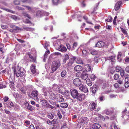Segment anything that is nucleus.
Instances as JSON below:
<instances>
[{"instance_id": "f257e3e1", "label": "nucleus", "mask_w": 129, "mask_h": 129, "mask_svg": "<svg viewBox=\"0 0 129 129\" xmlns=\"http://www.w3.org/2000/svg\"><path fill=\"white\" fill-rule=\"evenodd\" d=\"M14 75H16L17 77L20 76L22 77L25 76V71L22 70L19 67L17 69L14 68Z\"/></svg>"}, {"instance_id": "f03ea898", "label": "nucleus", "mask_w": 129, "mask_h": 129, "mask_svg": "<svg viewBox=\"0 0 129 129\" xmlns=\"http://www.w3.org/2000/svg\"><path fill=\"white\" fill-rule=\"evenodd\" d=\"M38 94V92L37 91H33L31 92V96L30 95H29V96L34 99L38 101V98L37 96Z\"/></svg>"}, {"instance_id": "7ed1b4c3", "label": "nucleus", "mask_w": 129, "mask_h": 129, "mask_svg": "<svg viewBox=\"0 0 129 129\" xmlns=\"http://www.w3.org/2000/svg\"><path fill=\"white\" fill-rule=\"evenodd\" d=\"M73 82L74 85L77 86H79L81 84V81L78 78H76L74 79L73 80Z\"/></svg>"}, {"instance_id": "20e7f679", "label": "nucleus", "mask_w": 129, "mask_h": 129, "mask_svg": "<svg viewBox=\"0 0 129 129\" xmlns=\"http://www.w3.org/2000/svg\"><path fill=\"white\" fill-rule=\"evenodd\" d=\"M80 120L81 123L83 124H87L89 121L88 118L86 117L81 118Z\"/></svg>"}, {"instance_id": "39448f33", "label": "nucleus", "mask_w": 129, "mask_h": 129, "mask_svg": "<svg viewBox=\"0 0 129 129\" xmlns=\"http://www.w3.org/2000/svg\"><path fill=\"white\" fill-rule=\"evenodd\" d=\"M79 93L77 90L75 89L72 90L71 92V95L74 98H76Z\"/></svg>"}, {"instance_id": "423d86ee", "label": "nucleus", "mask_w": 129, "mask_h": 129, "mask_svg": "<svg viewBox=\"0 0 129 129\" xmlns=\"http://www.w3.org/2000/svg\"><path fill=\"white\" fill-rule=\"evenodd\" d=\"M113 112V110L112 109H106L103 111L104 113L107 115H109L112 114Z\"/></svg>"}, {"instance_id": "0eeeda50", "label": "nucleus", "mask_w": 129, "mask_h": 129, "mask_svg": "<svg viewBox=\"0 0 129 129\" xmlns=\"http://www.w3.org/2000/svg\"><path fill=\"white\" fill-rule=\"evenodd\" d=\"M85 94H82L79 93L76 98L79 101H82L85 99Z\"/></svg>"}, {"instance_id": "6e6552de", "label": "nucleus", "mask_w": 129, "mask_h": 129, "mask_svg": "<svg viewBox=\"0 0 129 129\" xmlns=\"http://www.w3.org/2000/svg\"><path fill=\"white\" fill-rule=\"evenodd\" d=\"M79 90L84 92H87L88 91V88L87 87L82 85L79 87Z\"/></svg>"}, {"instance_id": "1a4fd4ad", "label": "nucleus", "mask_w": 129, "mask_h": 129, "mask_svg": "<svg viewBox=\"0 0 129 129\" xmlns=\"http://www.w3.org/2000/svg\"><path fill=\"white\" fill-rule=\"evenodd\" d=\"M56 100L59 102H62L64 100L63 96L59 94H56Z\"/></svg>"}, {"instance_id": "9d476101", "label": "nucleus", "mask_w": 129, "mask_h": 129, "mask_svg": "<svg viewBox=\"0 0 129 129\" xmlns=\"http://www.w3.org/2000/svg\"><path fill=\"white\" fill-rule=\"evenodd\" d=\"M25 107L28 110L32 111L33 110L34 108L32 106L29 105L28 103L27 102L25 103Z\"/></svg>"}, {"instance_id": "9b49d317", "label": "nucleus", "mask_w": 129, "mask_h": 129, "mask_svg": "<svg viewBox=\"0 0 129 129\" xmlns=\"http://www.w3.org/2000/svg\"><path fill=\"white\" fill-rule=\"evenodd\" d=\"M52 64L58 68L61 65L60 61L59 60L53 62Z\"/></svg>"}, {"instance_id": "f8f14e48", "label": "nucleus", "mask_w": 129, "mask_h": 129, "mask_svg": "<svg viewBox=\"0 0 129 129\" xmlns=\"http://www.w3.org/2000/svg\"><path fill=\"white\" fill-rule=\"evenodd\" d=\"M104 44L105 43L104 42L99 41L96 43L95 46L98 47H102L104 46Z\"/></svg>"}, {"instance_id": "ddd939ff", "label": "nucleus", "mask_w": 129, "mask_h": 129, "mask_svg": "<svg viewBox=\"0 0 129 129\" xmlns=\"http://www.w3.org/2000/svg\"><path fill=\"white\" fill-rule=\"evenodd\" d=\"M96 106V104L95 103L93 102L91 103L89 105V108L91 111L93 110L95 108Z\"/></svg>"}, {"instance_id": "4468645a", "label": "nucleus", "mask_w": 129, "mask_h": 129, "mask_svg": "<svg viewBox=\"0 0 129 129\" xmlns=\"http://www.w3.org/2000/svg\"><path fill=\"white\" fill-rule=\"evenodd\" d=\"M122 3V2L120 1L118 2L115 4V9L116 11L118 10L120 7V6Z\"/></svg>"}, {"instance_id": "2eb2a0df", "label": "nucleus", "mask_w": 129, "mask_h": 129, "mask_svg": "<svg viewBox=\"0 0 129 129\" xmlns=\"http://www.w3.org/2000/svg\"><path fill=\"white\" fill-rule=\"evenodd\" d=\"M59 50L60 51L62 52H66L67 50L66 47L62 45H60V47L59 48Z\"/></svg>"}, {"instance_id": "dca6fc26", "label": "nucleus", "mask_w": 129, "mask_h": 129, "mask_svg": "<svg viewBox=\"0 0 129 129\" xmlns=\"http://www.w3.org/2000/svg\"><path fill=\"white\" fill-rule=\"evenodd\" d=\"M82 69V67L79 65L76 66L74 68V70L76 71H81Z\"/></svg>"}, {"instance_id": "f3484780", "label": "nucleus", "mask_w": 129, "mask_h": 129, "mask_svg": "<svg viewBox=\"0 0 129 129\" xmlns=\"http://www.w3.org/2000/svg\"><path fill=\"white\" fill-rule=\"evenodd\" d=\"M100 127V125L96 123L93 124L92 125V127L93 129H99Z\"/></svg>"}, {"instance_id": "a211bd4d", "label": "nucleus", "mask_w": 129, "mask_h": 129, "mask_svg": "<svg viewBox=\"0 0 129 129\" xmlns=\"http://www.w3.org/2000/svg\"><path fill=\"white\" fill-rule=\"evenodd\" d=\"M88 75L85 73H83L81 74V78L84 80H85L88 77Z\"/></svg>"}, {"instance_id": "6ab92c4d", "label": "nucleus", "mask_w": 129, "mask_h": 129, "mask_svg": "<svg viewBox=\"0 0 129 129\" xmlns=\"http://www.w3.org/2000/svg\"><path fill=\"white\" fill-rule=\"evenodd\" d=\"M90 89H92V93L94 94L96 91V85H94L92 87L90 88Z\"/></svg>"}, {"instance_id": "aec40b11", "label": "nucleus", "mask_w": 129, "mask_h": 129, "mask_svg": "<svg viewBox=\"0 0 129 129\" xmlns=\"http://www.w3.org/2000/svg\"><path fill=\"white\" fill-rule=\"evenodd\" d=\"M82 56L83 57H86L87 56L88 54V51L85 50H82Z\"/></svg>"}, {"instance_id": "412c9836", "label": "nucleus", "mask_w": 129, "mask_h": 129, "mask_svg": "<svg viewBox=\"0 0 129 129\" xmlns=\"http://www.w3.org/2000/svg\"><path fill=\"white\" fill-rule=\"evenodd\" d=\"M50 53V52L49 50H47V51H46L44 55V58L43 59V61L44 62H45L46 61V58H47V57L48 54H49Z\"/></svg>"}, {"instance_id": "4be33fe9", "label": "nucleus", "mask_w": 129, "mask_h": 129, "mask_svg": "<svg viewBox=\"0 0 129 129\" xmlns=\"http://www.w3.org/2000/svg\"><path fill=\"white\" fill-rule=\"evenodd\" d=\"M75 60L76 63L78 64H80L82 63V61L81 58L79 57L74 58Z\"/></svg>"}, {"instance_id": "5701e85b", "label": "nucleus", "mask_w": 129, "mask_h": 129, "mask_svg": "<svg viewBox=\"0 0 129 129\" xmlns=\"http://www.w3.org/2000/svg\"><path fill=\"white\" fill-rule=\"evenodd\" d=\"M120 75L121 76L123 77V78H124V77H125V76H128L127 74H125V72L124 70H122L121 71Z\"/></svg>"}, {"instance_id": "b1692460", "label": "nucleus", "mask_w": 129, "mask_h": 129, "mask_svg": "<svg viewBox=\"0 0 129 129\" xmlns=\"http://www.w3.org/2000/svg\"><path fill=\"white\" fill-rule=\"evenodd\" d=\"M63 57V63L64 64L66 63V61L69 59V56L68 54H66Z\"/></svg>"}, {"instance_id": "393cba45", "label": "nucleus", "mask_w": 129, "mask_h": 129, "mask_svg": "<svg viewBox=\"0 0 129 129\" xmlns=\"http://www.w3.org/2000/svg\"><path fill=\"white\" fill-rule=\"evenodd\" d=\"M36 66L34 64H32L31 67V72L33 73H35L36 72L35 69Z\"/></svg>"}, {"instance_id": "a878e982", "label": "nucleus", "mask_w": 129, "mask_h": 129, "mask_svg": "<svg viewBox=\"0 0 129 129\" xmlns=\"http://www.w3.org/2000/svg\"><path fill=\"white\" fill-rule=\"evenodd\" d=\"M28 55L29 56V58L31 59V61L33 62H35L36 61V58L35 57H33L31 54L30 53L28 54Z\"/></svg>"}, {"instance_id": "bb28decb", "label": "nucleus", "mask_w": 129, "mask_h": 129, "mask_svg": "<svg viewBox=\"0 0 129 129\" xmlns=\"http://www.w3.org/2000/svg\"><path fill=\"white\" fill-rule=\"evenodd\" d=\"M60 106L61 107L64 108L67 107L68 105L67 103H60Z\"/></svg>"}, {"instance_id": "cd10ccee", "label": "nucleus", "mask_w": 129, "mask_h": 129, "mask_svg": "<svg viewBox=\"0 0 129 129\" xmlns=\"http://www.w3.org/2000/svg\"><path fill=\"white\" fill-rule=\"evenodd\" d=\"M74 60L75 59L74 57L70 59L69 62L68 63V65L69 66H70L72 65V64L74 63Z\"/></svg>"}, {"instance_id": "c85d7f7f", "label": "nucleus", "mask_w": 129, "mask_h": 129, "mask_svg": "<svg viewBox=\"0 0 129 129\" xmlns=\"http://www.w3.org/2000/svg\"><path fill=\"white\" fill-rule=\"evenodd\" d=\"M58 68L55 67L52 64L51 67V72L52 73H53L54 71H56Z\"/></svg>"}, {"instance_id": "c756f323", "label": "nucleus", "mask_w": 129, "mask_h": 129, "mask_svg": "<svg viewBox=\"0 0 129 129\" xmlns=\"http://www.w3.org/2000/svg\"><path fill=\"white\" fill-rule=\"evenodd\" d=\"M85 70L87 72L90 71L91 70V66L89 64H87L85 67Z\"/></svg>"}, {"instance_id": "7c9ffc66", "label": "nucleus", "mask_w": 129, "mask_h": 129, "mask_svg": "<svg viewBox=\"0 0 129 129\" xmlns=\"http://www.w3.org/2000/svg\"><path fill=\"white\" fill-rule=\"evenodd\" d=\"M23 28L24 30L29 31H33L34 29L31 28L26 27V26H24Z\"/></svg>"}, {"instance_id": "2f4dec72", "label": "nucleus", "mask_w": 129, "mask_h": 129, "mask_svg": "<svg viewBox=\"0 0 129 129\" xmlns=\"http://www.w3.org/2000/svg\"><path fill=\"white\" fill-rule=\"evenodd\" d=\"M56 94H54L53 93H51L50 96V98L52 100L56 99Z\"/></svg>"}, {"instance_id": "473e14b6", "label": "nucleus", "mask_w": 129, "mask_h": 129, "mask_svg": "<svg viewBox=\"0 0 129 129\" xmlns=\"http://www.w3.org/2000/svg\"><path fill=\"white\" fill-rule=\"evenodd\" d=\"M13 29L16 30H18L21 31L22 30L19 27L15 25H13L12 26Z\"/></svg>"}, {"instance_id": "72a5a7b5", "label": "nucleus", "mask_w": 129, "mask_h": 129, "mask_svg": "<svg viewBox=\"0 0 129 129\" xmlns=\"http://www.w3.org/2000/svg\"><path fill=\"white\" fill-rule=\"evenodd\" d=\"M86 83L89 86H91L92 84V82L91 81L90 79H87L86 80Z\"/></svg>"}, {"instance_id": "f704fd0d", "label": "nucleus", "mask_w": 129, "mask_h": 129, "mask_svg": "<svg viewBox=\"0 0 129 129\" xmlns=\"http://www.w3.org/2000/svg\"><path fill=\"white\" fill-rule=\"evenodd\" d=\"M90 53L92 55H95L97 54V51L94 50H91L90 51Z\"/></svg>"}, {"instance_id": "c9c22d12", "label": "nucleus", "mask_w": 129, "mask_h": 129, "mask_svg": "<svg viewBox=\"0 0 129 129\" xmlns=\"http://www.w3.org/2000/svg\"><path fill=\"white\" fill-rule=\"evenodd\" d=\"M54 115L53 113H49L47 114V117L50 119H52L53 118Z\"/></svg>"}, {"instance_id": "e433bc0d", "label": "nucleus", "mask_w": 129, "mask_h": 129, "mask_svg": "<svg viewBox=\"0 0 129 129\" xmlns=\"http://www.w3.org/2000/svg\"><path fill=\"white\" fill-rule=\"evenodd\" d=\"M60 0H52L53 4L54 5H57L60 2Z\"/></svg>"}, {"instance_id": "4c0bfd02", "label": "nucleus", "mask_w": 129, "mask_h": 129, "mask_svg": "<svg viewBox=\"0 0 129 129\" xmlns=\"http://www.w3.org/2000/svg\"><path fill=\"white\" fill-rule=\"evenodd\" d=\"M115 59L114 57L112 56L109 57H108V59L109 60H111L112 62L114 61Z\"/></svg>"}, {"instance_id": "58836bf2", "label": "nucleus", "mask_w": 129, "mask_h": 129, "mask_svg": "<svg viewBox=\"0 0 129 129\" xmlns=\"http://www.w3.org/2000/svg\"><path fill=\"white\" fill-rule=\"evenodd\" d=\"M41 14V12L40 11H38L36 13V16L37 17H40Z\"/></svg>"}, {"instance_id": "ea45409f", "label": "nucleus", "mask_w": 129, "mask_h": 129, "mask_svg": "<svg viewBox=\"0 0 129 129\" xmlns=\"http://www.w3.org/2000/svg\"><path fill=\"white\" fill-rule=\"evenodd\" d=\"M10 86L12 89H13L14 88V83L12 81H10Z\"/></svg>"}, {"instance_id": "a19ab883", "label": "nucleus", "mask_w": 129, "mask_h": 129, "mask_svg": "<svg viewBox=\"0 0 129 129\" xmlns=\"http://www.w3.org/2000/svg\"><path fill=\"white\" fill-rule=\"evenodd\" d=\"M23 22L24 23L26 24H32L31 22L28 19H26L25 20L23 21Z\"/></svg>"}, {"instance_id": "79ce46f5", "label": "nucleus", "mask_w": 129, "mask_h": 129, "mask_svg": "<svg viewBox=\"0 0 129 129\" xmlns=\"http://www.w3.org/2000/svg\"><path fill=\"white\" fill-rule=\"evenodd\" d=\"M3 10H5L7 12H10L11 13H15V12L14 11H13L10 10L8 9H6L5 8H4L2 9Z\"/></svg>"}, {"instance_id": "37998d69", "label": "nucleus", "mask_w": 129, "mask_h": 129, "mask_svg": "<svg viewBox=\"0 0 129 129\" xmlns=\"http://www.w3.org/2000/svg\"><path fill=\"white\" fill-rule=\"evenodd\" d=\"M67 72L66 71H63L61 73V76L62 77H64L66 74Z\"/></svg>"}, {"instance_id": "c03bdc74", "label": "nucleus", "mask_w": 129, "mask_h": 129, "mask_svg": "<svg viewBox=\"0 0 129 129\" xmlns=\"http://www.w3.org/2000/svg\"><path fill=\"white\" fill-rule=\"evenodd\" d=\"M23 14L24 16L26 17L29 19H30L31 17L30 16L27 14V13L26 12H24L23 13Z\"/></svg>"}, {"instance_id": "a18cd8bd", "label": "nucleus", "mask_w": 129, "mask_h": 129, "mask_svg": "<svg viewBox=\"0 0 129 129\" xmlns=\"http://www.w3.org/2000/svg\"><path fill=\"white\" fill-rule=\"evenodd\" d=\"M7 83L6 82H4L1 84V86H2V88H5L6 87V84Z\"/></svg>"}, {"instance_id": "49530a36", "label": "nucleus", "mask_w": 129, "mask_h": 129, "mask_svg": "<svg viewBox=\"0 0 129 129\" xmlns=\"http://www.w3.org/2000/svg\"><path fill=\"white\" fill-rule=\"evenodd\" d=\"M41 102L43 103V105L44 106H45L46 104H47V101L45 100H42L41 101Z\"/></svg>"}, {"instance_id": "de8ad7c7", "label": "nucleus", "mask_w": 129, "mask_h": 129, "mask_svg": "<svg viewBox=\"0 0 129 129\" xmlns=\"http://www.w3.org/2000/svg\"><path fill=\"white\" fill-rule=\"evenodd\" d=\"M22 6L24 7H26L27 8L28 10L31 11H33V9L31 7L28 6H27L25 5H23Z\"/></svg>"}, {"instance_id": "09e8293b", "label": "nucleus", "mask_w": 129, "mask_h": 129, "mask_svg": "<svg viewBox=\"0 0 129 129\" xmlns=\"http://www.w3.org/2000/svg\"><path fill=\"white\" fill-rule=\"evenodd\" d=\"M91 79L92 81H94L96 78V76L94 74H92L91 75Z\"/></svg>"}, {"instance_id": "8fccbe9b", "label": "nucleus", "mask_w": 129, "mask_h": 129, "mask_svg": "<svg viewBox=\"0 0 129 129\" xmlns=\"http://www.w3.org/2000/svg\"><path fill=\"white\" fill-rule=\"evenodd\" d=\"M11 18L15 20H17V19H19V18L17 16L15 15H12L11 16Z\"/></svg>"}, {"instance_id": "3c124183", "label": "nucleus", "mask_w": 129, "mask_h": 129, "mask_svg": "<svg viewBox=\"0 0 129 129\" xmlns=\"http://www.w3.org/2000/svg\"><path fill=\"white\" fill-rule=\"evenodd\" d=\"M116 71L117 72H119L121 69V67L117 66L116 67Z\"/></svg>"}, {"instance_id": "603ef678", "label": "nucleus", "mask_w": 129, "mask_h": 129, "mask_svg": "<svg viewBox=\"0 0 129 129\" xmlns=\"http://www.w3.org/2000/svg\"><path fill=\"white\" fill-rule=\"evenodd\" d=\"M51 125H52L53 126L56 123H57L56 120L54 119L52 121H51Z\"/></svg>"}, {"instance_id": "864d4df0", "label": "nucleus", "mask_w": 129, "mask_h": 129, "mask_svg": "<svg viewBox=\"0 0 129 129\" xmlns=\"http://www.w3.org/2000/svg\"><path fill=\"white\" fill-rule=\"evenodd\" d=\"M119 77L118 75L117 74H115L114 76V78L115 80H117Z\"/></svg>"}, {"instance_id": "5fc2aeb1", "label": "nucleus", "mask_w": 129, "mask_h": 129, "mask_svg": "<svg viewBox=\"0 0 129 129\" xmlns=\"http://www.w3.org/2000/svg\"><path fill=\"white\" fill-rule=\"evenodd\" d=\"M107 22H111L112 21V17L110 16L109 17V18L107 19L106 20Z\"/></svg>"}, {"instance_id": "6e6d98bb", "label": "nucleus", "mask_w": 129, "mask_h": 129, "mask_svg": "<svg viewBox=\"0 0 129 129\" xmlns=\"http://www.w3.org/2000/svg\"><path fill=\"white\" fill-rule=\"evenodd\" d=\"M49 46V45L47 43H46L44 46V48L47 50H48V47Z\"/></svg>"}, {"instance_id": "4d7b16f0", "label": "nucleus", "mask_w": 129, "mask_h": 129, "mask_svg": "<svg viewBox=\"0 0 129 129\" xmlns=\"http://www.w3.org/2000/svg\"><path fill=\"white\" fill-rule=\"evenodd\" d=\"M24 121H25V122L26 124V125H29L30 124V121L28 120H25Z\"/></svg>"}, {"instance_id": "13d9d810", "label": "nucleus", "mask_w": 129, "mask_h": 129, "mask_svg": "<svg viewBox=\"0 0 129 129\" xmlns=\"http://www.w3.org/2000/svg\"><path fill=\"white\" fill-rule=\"evenodd\" d=\"M77 45V43L76 42H74L73 44V46L72 47L73 50L76 47ZM72 49H71L72 50Z\"/></svg>"}, {"instance_id": "bf43d9fd", "label": "nucleus", "mask_w": 129, "mask_h": 129, "mask_svg": "<svg viewBox=\"0 0 129 129\" xmlns=\"http://www.w3.org/2000/svg\"><path fill=\"white\" fill-rule=\"evenodd\" d=\"M122 54L121 52H119L117 56V58L118 60L121 57Z\"/></svg>"}, {"instance_id": "052dcab7", "label": "nucleus", "mask_w": 129, "mask_h": 129, "mask_svg": "<svg viewBox=\"0 0 129 129\" xmlns=\"http://www.w3.org/2000/svg\"><path fill=\"white\" fill-rule=\"evenodd\" d=\"M122 32L124 33V34L126 35V37H128V34L126 31L124 30L123 29L122 30Z\"/></svg>"}, {"instance_id": "680f3d73", "label": "nucleus", "mask_w": 129, "mask_h": 129, "mask_svg": "<svg viewBox=\"0 0 129 129\" xmlns=\"http://www.w3.org/2000/svg\"><path fill=\"white\" fill-rule=\"evenodd\" d=\"M69 93V91L67 90H66L64 92H62V94H67Z\"/></svg>"}, {"instance_id": "e2e57ef3", "label": "nucleus", "mask_w": 129, "mask_h": 129, "mask_svg": "<svg viewBox=\"0 0 129 129\" xmlns=\"http://www.w3.org/2000/svg\"><path fill=\"white\" fill-rule=\"evenodd\" d=\"M66 46L67 47V48L69 50H71V47L70 45L68 43H67Z\"/></svg>"}, {"instance_id": "0e129e2a", "label": "nucleus", "mask_w": 129, "mask_h": 129, "mask_svg": "<svg viewBox=\"0 0 129 129\" xmlns=\"http://www.w3.org/2000/svg\"><path fill=\"white\" fill-rule=\"evenodd\" d=\"M123 81L120 78H119V80L117 81V82L120 84H122L123 83Z\"/></svg>"}, {"instance_id": "69168bd1", "label": "nucleus", "mask_w": 129, "mask_h": 129, "mask_svg": "<svg viewBox=\"0 0 129 129\" xmlns=\"http://www.w3.org/2000/svg\"><path fill=\"white\" fill-rule=\"evenodd\" d=\"M81 73L80 72H78L76 73V76L78 77H81Z\"/></svg>"}, {"instance_id": "338daca9", "label": "nucleus", "mask_w": 129, "mask_h": 129, "mask_svg": "<svg viewBox=\"0 0 129 129\" xmlns=\"http://www.w3.org/2000/svg\"><path fill=\"white\" fill-rule=\"evenodd\" d=\"M53 126L54 127H55V128H56L57 129L59 127V125L57 123H56L55 124H54L53 125Z\"/></svg>"}, {"instance_id": "774afa93", "label": "nucleus", "mask_w": 129, "mask_h": 129, "mask_svg": "<svg viewBox=\"0 0 129 129\" xmlns=\"http://www.w3.org/2000/svg\"><path fill=\"white\" fill-rule=\"evenodd\" d=\"M14 3L15 5H18L20 3V1L18 0H16L14 1Z\"/></svg>"}]
</instances>
